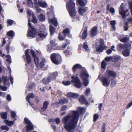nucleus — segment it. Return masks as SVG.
<instances>
[{
    "mask_svg": "<svg viewBox=\"0 0 132 132\" xmlns=\"http://www.w3.org/2000/svg\"><path fill=\"white\" fill-rule=\"evenodd\" d=\"M87 28L86 27H85L84 28L81 36L82 39H84L87 37Z\"/></svg>",
    "mask_w": 132,
    "mask_h": 132,
    "instance_id": "26",
    "label": "nucleus"
},
{
    "mask_svg": "<svg viewBox=\"0 0 132 132\" xmlns=\"http://www.w3.org/2000/svg\"><path fill=\"white\" fill-rule=\"evenodd\" d=\"M29 50L27 49L25 52V55L26 61L28 64H29L31 61V57L29 54Z\"/></svg>",
    "mask_w": 132,
    "mask_h": 132,
    "instance_id": "18",
    "label": "nucleus"
},
{
    "mask_svg": "<svg viewBox=\"0 0 132 132\" xmlns=\"http://www.w3.org/2000/svg\"><path fill=\"white\" fill-rule=\"evenodd\" d=\"M99 117V115L97 114H95L94 115V121H96L98 119Z\"/></svg>",
    "mask_w": 132,
    "mask_h": 132,
    "instance_id": "49",
    "label": "nucleus"
},
{
    "mask_svg": "<svg viewBox=\"0 0 132 132\" xmlns=\"http://www.w3.org/2000/svg\"><path fill=\"white\" fill-rule=\"evenodd\" d=\"M49 23H52L54 26H56L58 25V23L57 20V19L54 18L49 20Z\"/></svg>",
    "mask_w": 132,
    "mask_h": 132,
    "instance_id": "23",
    "label": "nucleus"
},
{
    "mask_svg": "<svg viewBox=\"0 0 132 132\" xmlns=\"http://www.w3.org/2000/svg\"><path fill=\"white\" fill-rule=\"evenodd\" d=\"M65 55L67 56L71 55V53L69 50H65L64 52Z\"/></svg>",
    "mask_w": 132,
    "mask_h": 132,
    "instance_id": "46",
    "label": "nucleus"
},
{
    "mask_svg": "<svg viewBox=\"0 0 132 132\" xmlns=\"http://www.w3.org/2000/svg\"><path fill=\"white\" fill-rule=\"evenodd\" d=\"M1 128L2 129L5 130H8L9 129V128L7 126L5 125L2 126L1 127Z\"/></svg>",
    "mask_w": 132,
    "mask_h": 132,
    "instance_id": "51",
    "label": "nucleus"
},
{
    "mask_svg": "<svg viewBox=\"0 0 132 132\" xmlns=\"http://www.w3.org/2000/svg\"><path fill=\"white\" fill-rule=\"evenodd\" d=\"M51 60L52 62L55 64H58L60 63L58 60L61 59V57L60 55L58 54L53 53L51 55Z\"/></svg>",
    "mask_w": 132,
    "mask_h": 132,
    "instance_id": "7",
    "label": "nucleus"
},
{
    "mask_svg": "<svg viewBox=\"0 0 132 132\" xmlns=\"http://www.w3.org/2000/svg\"><path fill=\"white\" fill-rule=\"evenodd\" d=\"M24 120L25 123L27 125L26 128L24 129V130L26 129V132L30 131L34 129V128L33 125L32 123L27 118H25Z\"/></svg>",
    "mask_w": 132,
    "mask_h": 132,
    "instance_id": "6",
    "label": "nucleus"
},
{
    "mask_svg": "<svg viewBox=\"0 0 132 132\" xmlns=\"http://www.w3.org/2000/svg\"><path fill=\"white\" fill-rule=\"evenodd\" d=\"M90 92V89L89 88H87L86 90L85 94L86 95L88 96Z\"/></svg>",
    "mask_w": 132,
    "mask_h": 132,
    "instance_id": "54",
    "label": "nucleus"
},
{
    "mask_svg": "<svg viewBox=\"0 0 132 132\" xmlns=\"http://www.w3.org/2000/svg\"><path fill=\"white\" fill-rule=\"evenodd\" d=\"M127 46V44H123L121 43L117 45V50L118 51H121L122 50L125 49Z\"/></svg>",
    "mask_w": 132,
    "mask_h": 132,
    "instance_id": "19",
    "label": "nucleus"
},
{
    "mask_svg": "<svg viewBox=\"0 0 132 132\" xmlns=\"http://www.w3.org/2000/svg\"><path fill=\"white\" fill-rule=\"evenodd\" d=\"M11 112L12 117V118H14L16 116V113L14 112L13 111H12Z\"/></svg>",
    "mask_w": 132,
    "mask_h": 132,
    "instance_id": "62",
    "label": "nucleus"
},
{
    "mask_svg": "<svg viewBox=\"0 0 132 132\" xmlns=\"http://www.w3.org/2000/svg\"><path fill=\"white\" fill-rule=\"evenodd\" d=\"M50 43L52 45V49L54 50L57 49V44L55 43L52 40L50 41Z\"/></svg>",
    "mask_w": 132,
    "mask_h": 132,
    "instance_id": "29",
    "label": "nucleus"
},
{
    "mask_svg": "<svg viewBox=\"0 0 132 132\" xmlns=\"http://www.w3.org/2000/svg\"><path fill=\"white\" fill-rule=\"evenodd\" d=\"M48 104V102L45 101L44 103L43 107H45V108H47V105Z\"/></svg>",
    "mask_w": 132,
    "mask_h": 132,
    "instance_id": "55",
    "label": "nucleus"
},
{
    "mask_svg": "<svg viewBox=\"0 0 132 132\" xmlns=\"http://www.w3.org/2000/svg\"><path fill=\"white\" fill-rule=\"evenodd\" d=\"M116 23V22L115 20H113L111 21L110 24L112 26V28L113 31L116 30V28L115 27V25Z\"/></svg>",
    "mask_w": 132,
    "mask_h": 132,
    "instance_id": "35",
    "label": "nucleus"
},
{
    "mask_svg": "<svg viewBox=\"0 0 132 132\" xmlns=\"http://www.w3.org/2000/svg\"><path fill=\"white\" fill-rule=\"evenodd\" d=\"M107 63L104 60H103L101 63V66L102 68L105 69Z\"/></svg>",
    "mask_w": 132,
    "mask_h": 132,
    "instance_id": "43",
    "label": "nucleus"
},
{
    "mask_svg": "<svg viewBox=\"0 0 132 132\" xmlns=\"http://www.w3.org/2000/svg\"><path fill=\"white\" fill-rule=\"evenodd\" d=\"M6 99L8 101H10L11 100V98L10 95H7L6 97Z\"/></svg>",
    "mask_w": 132,
    "mask_h": 132,
    "instance_id": "59",
    "label": "nucleus"
},
{
    "mask_svg": "<svg viewBox=\"0 0 132 132\" xmlns=\"http://www.w3.org/2000/svg\"><path fill=\"white\" fill-rule=\"evenodd\" d=\"M67 106L66 105H64L62 106L61 109V111H63L65 110L67 108Z\"/></svg>",
    "mask_w": 132,
    "mask_h": 132,
    "instance_id": "61",
    "label": "nucleus"
},
{
    "mask_svg": "<svg viewBox=\"0 0 132 132\" xmlns=\"http://www.w3.org/2000/svg\"><path fill=\"white\" fill-rule=\"evenodd\" d=\"M5 123L8 126H11L13 124V122L12 121L6 120L5 121Z\"/></svg>",
    "mask_w": 132,
    "mask_h": 132,
    "instance_id": "38",
    "label": "nucleus"
},
{
    "mask_svg": "<svg viewBox=\"0 0 132 132\" xmlns=\"http://www.w3.org/2000/svg\"><path fill=\"white\" fill-rule=\"evenodd\" d=\"M86 0H77V2L80 6H84L86 4Z\"/></svg>",
    "mask_w": 132,
    "mask_h": 132,
    "instance_id": "32",
    "label": "nucleus"
},
{
    "mask_svg": "<svg viewBox=\"0 0 132 132\" xmlns=\"http://www.w3.org/2000/svg\"><path fill=\"white\" fill-rule=\"evenodd\" d=\"M74 0H70L69 2L66 3L67 8L68 10L70 15L72 18H74L76 15V11L75 9V4Z\"/></svg>",
    "mask_w": 132,
    "mask_h": 132,
    "instance_id": "3",
    "label": "nucleus"
},
{
    "mask_svg": "<svg viewBox=\"0 0 132 132\" xmlns=\"http://www.w3.org/2000/svg\"><path fill=\"white\" fill-rule=\"evenodd\" d=\"M58 73L57 72H55L52 73V77L55 78L57 76Z\"/></svg>",
    "mask_w": 132,
    "mask_h": 132,
    "instance_id": "56",
    "label": "nucleus"
},
{
    "mask_svg": "<svg viewBox=\"0 0 132 132\" xmlns=\"http://www.w3.org/2000/svg\"><path fill=\"white\" fill-rule=\"evenodd\" d=\"M38 4L42 7L46 8L47 7L46 3L45 2L38 1Z\"/></svg>",
    "mask_w": 132,
    "mask_h": 132,
    "instance_id": "28",
    "label": "nucleus"
},
{
    "mask_svg": "<svg viewBox=\"0 0 132 132\" xmlns=\"http://www.w3.org/2000/svg\"><path fill=\"white\" fill-rule=\"evenodd\" d=\"M120 58V56L119 55H116L114 57V59L116 61L119 60Z\"/></svg>",
    "mask_w": 132,
    "mask_h": 132,
    "instance_id": "64",
    "label": "nucleus"
},
{
    "mask_svg": "<svg viewBox=\"0 0 132 132\" xmlns=\"http://www.w3.org/2000/svg\"><path fill=\"white\" fill-rule=\"evenodd\" d=\"M77 110L72 111L67 116L62 118V121L64 124V127L67 132H74L77 126V124L79 118V112L83 114L85 111L82 108H77Z\"/></svg>",
    "mask_w": 132,
    "mask_h": 132,
    "instance_id": "2",
    "label": "nucleus"
},
{
    "mask_svg": "<svg viewBox=\"0 0 132 132\" xmlns=\"http://www.w3.org/2000/svg\"><path fill=\"white\" fill-rule=\"evenodd\" d=\"M87 10V8L81 7L78 9L80 15H82L83 14L86 12Z\"/></svg>",
    "mask_w": 132,
    "mask_h": 132,
    "instance_id": "25",
    "label": "nucleus"
},
{
    "mask_svg": "<svg viewBox=\"0 0 132 132\" xmlns=\"http://www.w3.org/2000/svg\"><path fill=\"white\" fill-rule=\"evenodd\" d=\"M0 88L3 91H6L7 89V88L5 86H0Z\"/></svg>",
    "mask_w": 132,
    "mask_h": 132,
    "instance_id": "63",
    "label": "nucleus"
},
{
    "mask_svg": "<svg viewBox=\"0 0 132 132\" xmlns=\"http://www.w3.org/2000/svg\"><path fill=\"white\" fill-rule=\"evenodd\" d=\"M81 77L83 80L84 85L87 86L89 83V81L87 79L89 77V75L84 68H82Z\"/></svg>",
    "mask_w": 132,
    "mask_h": 132,
    "instance_id": "5",
    "label": "nucleus"
},
{
    "mask_svg": "<svg viewBox=\"0 0 132 132\" xmlns=\"http://www.w3.org/2000/svg\"><path fill=\"white\" fill-rule=\"evenodd\" d=\"M63 34L65 36H68L69 37H71V36L70 34V31L68 29H66L64 30L63 31Z\"/></svg>",
    "mask_w": 132,
    "mask_h": 132,
    "instance_id": "30",
    "label": "nucleus"
},
{
    "mask_svg": "<svg viewBox=\"0 0 132 132\" xmlns=\"http://www.w3.org/2000/svg\"><path fill=\"white\" fill-rule=\"evenodd\" d=\"M30 52L33 57L34 58L35 63L36 65H38L39 62L38 58L36 56V54L33 50H30Z\"/></svg>",
    "mask_w": 132,
    "mask_h": 132,
    "instance_id": "16",
    "label": "nucleus"
},
{
    "mask_svg": "<svg viewBox=\"0 0 132 132\" xmlns=\"http://www.w3.org/2000/svg\"><path fill=\"white\" fill-rule=\"evenodd\" d=\"M63 84L65 86H68L70 85L71 83V82L70 81H63Z\"/></svg>",
    "mask_w": 132,
    "mask_h": 132,
    "instance_id": "48",
    "label": "nucleus"
},
{
    "mask_svg": "<svg viewBox=\"0 0 132 132\" xmlns=\"http://www.w3.org/2000/svg\"><path fill=\"white\" fill-rule=\"evenodd\" d=\"M97 27L95 26L93 28L90 32V34L91 36L94 37L96 36L97 34Z\"/></svg>",
    "mask_w": 132,
    "mask_h": 132,
    "instance_id": "20",
    "label": "nucleus"
},
{
    "mask_svg": "<svg viewBox=\"0 0 132 132\" xmlns=\"http://www.w3.org/2000/svg\"><path fill=\"white\" fill-rule=\"evenodd\" d=\"M38 18L39 20L41 21H44L45 19L44 16L42 14H41L38 16Z\"/></svg>",
    "mask_w": 132,
    "mask_h": 132,
    "instance_id": "36",
    "label": "nucleus"
},
{
    "mask_svg": "<svg viewBox=\"0 0 132 132\" xmlns=\"http://www.w3.org/2000/svg\"><path fill=\"white\" fill-rule=\"evenodd\" d=\"M110 80L109 77L106 76L102 77V80L103 85L105 87L108 86L110 84Z\"/></svg>",
    "mask_w": 132,
    "mask_h": 132,
    "instance_id": "13",
    "label": "nucleus"
},
{
    "mask_svg": "<svg viewBox=\"0 0 132 132\" xmlns=\"http://www.w3.org/2000/svg\"><path fill=\"white\" fill-rule=\"evenodd\" d=\"M129 39V38L128 37H123L120 39V40L121 42H125L128 41Z\"/></svg>",
    "mask_w": 132,
    "mask_h": 132,
    "instance_id": "41",
    "label": "nucleus"
},
{
    "mask_svg": "<svg viewBox=\"0 0 132 132\" xmlns=\"http://www.w3.org/2000/svg\"><path fill=\"white\" fill-rule=\"evenodd\" d=\"M50 30L51 35L53 34L55 32V29L52 26L50 25L49 26Z\"/></svg>",
    "mask_w": 132,
    "mask_h": 132,
    "instance_id": "37",
    "label": "nucleus"
},
{
    "mask_svg": "<svg viewBox=\"0 0 132 132\" xmlns=\"http://www.w3.org/2000/svg\"><path fill=\"white\" fill-rule=\"evenodd\" d=\"M35 96L32 93H29L27 96V100L31 104L30 102L29 101V99L30 98H33Z\"/></svg>",
    "mask_w": 132,
    "mask_h": 132,
    "instance_id": "31",
    "label": "nucleus"
},
{
    "mask_svg": "<svg viewBox=\"0 0 132 132\" xmlns=\"http://www.w3.org/2000/svg\"><path fill=\"white\" fill-rule=\"evenodd\" d=\"M6 35L9 39H13L15 36V33L12 30H10L7 32Z\"/></svg>",
    "mask_w": 132,
    "mask_h": 132,
    "instance_id": "21",
    "label": "nucleus"
},
{
    "mask_svg": "<svg viewBox=\"0 0 132 132\" xmlns=\"http://www.w3.org/2000/svg\"><path fill=\"white\" fill-rule=\"evenodd\" d=\"M2 118L3 119H5L7 118V112L3 113L1 114Z\"/></svg>",
    "mask_w": 132,
    "mask_h": 132,
    "instance_id": "47",
    "label": "nucleus"
},
{
    "mask_svg": "<svg viewBox=\"0 0 132 132\" xmlns=\"http://www.w3.org/2000/svg\"><path fill=\"white\" fill-rule=\"evenodd\" d=\"M32 0H28L27 3V6L31 7H33V3L32 1Z\"/></svg>",
    "mask_w": 132,
    "mask_h": 132,
    "instance_id": "44",
    "label": "nucleus"
},
{
    "mask_svg": "<svg viewBox=\"0 0 132 132\" xmlns=\"http://www.w3.org/2000/svg\"><path fill=\"white\" fill-rule=\"evenodd\" d=\"M3 82L4 84L5 85H9V80L7 79V76H3L2 78H0V83Z\"/></svg>",
    "mask_w": 132,
    "mask_h": 132,
    "instance_id": "15",
    "label": "nucleus"
},
{
    "mask_svg": "<svg viewBox=\"0 0 132 132\" xmlns=\"http://www.w3.org/2000/svg\"><path fill=\"white\" fill-rule=\"evenodd\" d=\"M13 20L10 19L7 20V23L9 24V26L12 25L13 24Z\"/></svg>",
    "mask_w": 132,
    "mask_h": 132,
    "instance_id": "53",
    "label": "nucleus"
},
{
    "mask_svg": "<svg viewBox=\"0 0 132 132\" xmlns=\"http://www.w3.org/2000/svg\"><path fill=\"white\" fill-rule=\"evenodd\" d=\"M38 35L41 38H44L47 35V32L45 28L41 29L37 32Z\"/></svg>",
    "mask_w": 132,
    "mask_h": 132,
    "instance_id": "12",
    "label": "nucleus"
},
{
    "mask_svg": "<svg viewBox=\"0 0 132 132\" xmlns=\"http://www.w3.org/2000/svg\"><path fill=\"white\" fill-rule=\"evenodd\" d=\"M79 101L81 103L85 104L86 105H88V102L86 100L83 96H81L79 99Z\"/></svg>",
    "mask_w": 132,
    "mask_h": 132,
    "instance_id": "22",
    "label": "nucleus"
},
{
    "mask_svg": "<svg viewBox=\"0 0 132 132\" xmlns=\"http://www.w3.org/2000/svg\"><path fill=\"white\" fill-rule=\"evenodd\" d=\"M81 68V66L80 64H77L74 65L73 67L72 70L74 72L76 70Z\"/></svg>",
    "mask_w": 132,
    "mask_h": 132,
    "instance_id": "33",
    "label": "nucleus"
},
{
    "mask_svg": "<svg viewBox=\"0 0 132 132\" xmlns=\"http://www.w3.org/2000/svg\"><path fill=\"white\" fill-rule=\"evenodd\" d=\"M116 81L114 80H112L111 81V85L112 87H113L116 84Z\"/></svg>",
    "mask_w": 132,
    "mask_h": 132,
    "instance_id": "50",
    "label": "nucleus"
},
{
    "mask_svg": "<svg viewBox=\"0 0 132 132\" xmlns=\"http://www.w3.org/2000/svg\"><path fill=\"white\" fill-rule=\"evenodd\" d=\"M77 110L72 111L67 116L62 118V121L64 124V127L67 132H74L77 126V124L79 118V112L83 114L85 111L82 108H77Z\"/></svg>",
    "mask_w": 132,
    "mask_h": 132,
    "instance_id": "1",
    "label": "nucleus"
},
{
    "mask_svg": "<svg viewBox=\"0 0 132 132\" xmlns=\"http://www.w3.org/2000/svg\"><path fill=\"white\" fill-rule=\"evenodd\" d=\"M32 19L31 21L34 23H35L37 22V21L35 15H32Z\"/></svg>",
    "mask_w": 132,
    "mask_h": 132,
    "instance_id": "45",
    "label": "nucleus"
},
{
    "mask_svg": "<svg viewBox=\"0 0 132 132\" xmlns=\"http://www.w3.org/2000/svg\"><path fill=\"white\" fill-rule=\"evenodd\" d=\"M105 75L106 77H109L111 80L115 78L116 76V74L115 72L109 70L106 72Z\"/></svg>",
    "mask_w": 132,
    "mask_h": 132,
    "instance_id": "14",
    "label": "nucleus"
},
{
    "mask_svg": "<svg viewBox=\"0 0 132 132\" xmlns=\"http://www.w3.org/2000/svg\"><path fill=\"white\" fill-rule=\"evenodd\" d=\"M131 48V45L129 44H128L127 46H126L125 49H124L122 51V53L123 55L126 57L129 56Z\"/></svg>",
    "mask_w": 132,
    "mask_h": 132,
    "instance_id": "11",
    "label": "nucleus"
},
{
    "mask_svg": "<svg viewBox=\"0 0 132 132\" xmlns=\"http://www.w3.org/2000/svg\"><path fill=\"white\" fill-rule=\"evenodd\" d=\"M58 38L60 40H62L65 38V37L61 36V34L60 33L59 34Z\"/></svg>",
    "mask_w": 132,
    "mask_h": 132,
    "instance_id": "60",
    "label": "nucleus"
},
{
    "mask_svg": "<svg viewBox=\"0 0 132 132\" xmlns=\"http://www.w3.org/2000/svg\"><path fill=\"white\" fill-rule=\"evenodd\" d=\"M123 4L122 3L120 5L119 9V13L122 16V17L123 18H125L129 14V13L128 12V10L126 9L125 11L123 5Z\"/></svg>",
    "mask_w": 132,
    "mask_h": 132,
    "instance_id": "9",
    "label": "nucleus"
},
{
    "mask_svg": "<svg viewBox=\"0 0 132 132\" xmlns=\"http://www.w3.org/2000/svg\"><path fill=\"white\" fill-rule=\"evenodd\" d=\"M51 78H45L43 79L42 83L45 85L47 84L51 81Z\"/></svg>",
    "mask_w": 132,
    "mask_h": 132,
    "instance_id": "27",
    "label": "nucleus"
},
{
    "mask_svg": "<svg viewBox=\"0 0 132 132\" xmlns=\"http://www.w3.org/2000/svg\"><path fill=\"white\" fill-rule=\"evenodd\" d=\"M71 78L72 79L71 82L73 83L74 85L78 88H80L81 85L77 77L76 76H71Z\"/></svg>",
    "mask_w": 132,
    "mask_h": 132,
    "instance_id": "10",
    "label": "nucleus"
},
{
    "mask_svg": "<svg viewBox=\"0 0 132 132\" xmlns=\"http://www.w3.org/2000/svg\"><path fill=\"white\" fill-rule=\"evenodd\" d=\"M106 126V124L105 123H104L102 126V132H105V127Z\"/></svg>",
    "mask_w": 132,
    "mask_h": 132,
    "instance_id": "58",
    "label": "nucleus"
},
{
    "mask_svg": "<svg viewBox=\"0 0 132 132\" xmlns=\"http://www.w3.org/2000/svg\"><path fill=\"white\" fill-rule=\"evenodd\" d=\"M35 86V84L32 82H28V86L29 89H31Z\"/></svg>",
    "mask_w": 132,
    "mask_h": 132,
    "instance_id": "39",
    "label": "nucleus"
},
{
    "mask_svg": "<svg viewBox=\"0 0 132 132\" xmlns=\"http://www.w3.org/2000/svg\"><path fill=\"white\" fill-rule=\"evenodd\" d=\"M129 4L130 10L131 14L132 15V1L129 2Z\"/></svg>",
    "mask_w": 132,
    "mask_h": 132,
    "instance_id": "52",
    "label": "nucleus"
},
{
    "mask_svg": "<svg viewBox=\"0 0 132 132\" xmlns=\"http://www.w3.org/2000/svg\"><path fill=\"white\" fill-rule=\"evenodd\" d=\"M27 15L28 17V22L30 23V21L32 18V15H34L33 13V12L31 10H29L27 11Z\"/></svg>",
    "mask_w": 132,
    "mask_h": 132,
    "instance_id": "24",
    "label": "nucleus"
},
{
    "mask_svg": "<svg viewBox=\"0 0 132 132\" xmlns=\"http://www.w3.org/2000/svg\"><path fill=\"white\" fill-rule=\"evenodd\" d=\"M6 59V61L9 63H11V58L10 55H8L5 56Z\"/></svg>",
    "mask_w": 132,
    "mask_h": 132,
    "instance_id": "42",
    "label": "nucleus"
},
{
    "mask_svg": "<svg viewBox=\"0 0 132 132\" xmlns=\"http://www.w3.org/2000/svg\"><path fill=\"white\" fill-rule=\"evenodd\" d=\"M28 31L27 34V36L30 38H33L37 33V32L34 27L30 23H28Z\"/></svg>",
    "mask_w": 132,
    "mask_h": 132,
    "instance_id": "4",
    "label": "nucleus"
},
{
    "mask_svg": "<svg viewBox=\"0 0 132 132\" xmlns=\"http://www.w3.org/2000/svg\"><path fill=\"white\" fill-rule=\"evenodd\" d=\"M104 43V40L102 39H101L100 41V44L96 48V51L100 52H102L104 49H106L107 48Z\"/></svg>",
    "mask_w": 132,
    "mask_h": 132,
    "instance_id": "8",
    "label": "nucleus"
},
{
    "mask_svg": "<svg viewBox=\"0 0 132 132\" xmlns=\"http://www.w3.org/2000/svg\"><path fill=\"white\" fill-rule=\"evenodd\" d=\"M110 12L112 14H114L115 12L114 9L113 7H110L109 10Z\"/></svg>",
    "mask_w": 132,
    "mask_h": 132,
    "instance_id": "57",
    "label": "nucleus"
},
{
    "mask_svg": "<svg viewBox=\"0 0 132 132\" xmlns=\"http://www.w3.org/2000/svg\"><path fill=\"white\" fill-rule=\"evenodd\" d=\"M68 102V100L65 98H64L60 100L59 102V103L61 104H63Z\"/></svg>",
    "mask_w": 132,
    "mask_h": 132,
    "instance_id": "34",
    "label": "nucleus"
},
{
    "mask_svg": "<svg viewBox=\"0 0 132 132\" xmlns=\"http://www.w3.org/2000/svg\"><path fill=\"white\" fill-rule=\"evenodd\" d=\"M83 47L84 48V51H87L89 50L88 46L86 42H85L84 43Z\"/></svg>",
    "mask_w": 132,
    "mask_h": 132,
    "instance_id": "40",
    "label": "nucleus"
},
{
    "mask_svg": "<svg viewBox=\"0 0 132 132\" xmlns=\"http://www.w3.org/2000/svg\"><path fill=\"white\" fill-rule=\"evenodd\" d=\"M67 97L68 98H70L71 99L72 98H77L79 96V95L77 94L73 93L71 92H70L67 94Z\"/></svg>",
    "mask_w": 132,
    "mask_h": 132,
    "instance_id": "17",
    "label": "nucleus"
}]
</instances>
